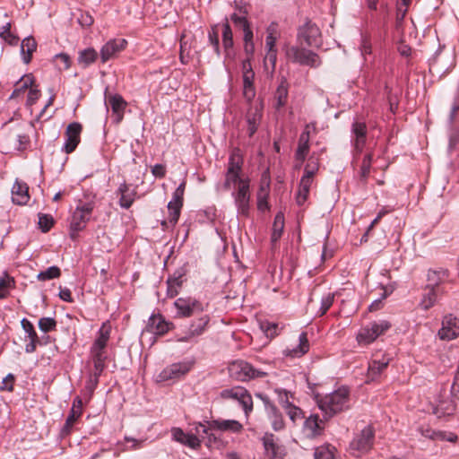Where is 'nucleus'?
<instances>
[{"label": "nucleus", "instance_id": "f257e3e1", "mask_svg": "<svg viewBox=\"0 0 459 459\" xmlns=\"http://www.w3.org/2000/svg\"><path fill=\"white\" fill-rule=\"evenodd\" d=\"M315 398L325 420L350 408V390L346 386H342L324 396L316 394Z\"/></svg>", "mask_w": 459, "mask_h": 459}, {"label": "nucleus", "instance_id": "f03ea898", "mask_svg": "<svg viewBox=\"0 0 459 459\" xmlns=\"http://www.w3.org/2000/svg\"><path fill=\"white\" fill-rule=\"evenodd\" d=\"M243 158L239 149L232 150L228 161L227 171L223 186L229 190L232 186L236 189L242 185H250L251 180L248 177L243 175L242 170Z\"/></svg>", "mask_w": 459, "mask_h": 459}, {"label": "nucleus", "instance_id": "7ed1b4c3", "mask_svg": "<svg viewBox=\"0 0 459 459\" xmlns=\"http://www.w3.org/2000/svg\"><path fill=\"white\" fill-rule=\"evenodd\" d=\"M94 207L95 202L93 200L89 202L79 201L70 220L71 238L74 239L77 237L78 232L86 227L91 217Z\"/></svg>", "mask_w": 459, "mask_h": 459}, {"label": "nucleus", "instance_id": "20e7f679", "mask_svg": "<svg viewBox=\"0 0 459 459\" xmlns=\"http://www.w3.org/2000/svg\"><path fill=\"white\" fill-rule=\"evenodd\" d=\"M375 440V430L370 426H366L359 433L356 434L350 444L352 455L360 457L369 452Z\"/></svg>", "mask_w": 459, "mask_h": 459}, {"label": "nucleus", "instance_id": "39448f33", "mask_svg": "<svg viewBox=\"0 0 459 459\" xmlns=\"http://www.w3.org/2000/svg\"><path fill=\"white\" fill-rule=\"evenodd\" d=\"M228 369L230 377L237 381H247L267 375L266 372L255 369L248 362L240 359L230 363Z\"/></svg>", "mask_w": 459, "mask_h": 459}, {"label": "nucleus", "instance_id": "423d86ee", "mask_svg": "<svg viewBox=\"0 0 459 459\" xmlns=\"http://www.w3.org/2000/svg\"><path fill=\"white\" fill-rule=\"evenodd\" d=\"M390 326V323L385 320L372 322L359 329L356 335V341L359 346L369 345L378 336L386 332Z\"/></svg>", "mask_w": 459, "mask_h": 459}, {"label": "nucleus", "instance_id": "0eeeda50", "mask_svg": "<svg viewBox=\"0 0 459 459\" xmlns=\"http://www.w3.org/2000/svg\"><path fill=\"white\" fill-rule=\"evenodd\" d=\"M286 56L289 60L301 65L316 67L320 65L319 56L313 51L299 46H290L286 49Z\"/></svg>", "mask_w": 459, "mask_h": 459}, {"label": "nucleus", "instance_id": "6e6552de", "mask_svg": "<svg viewBox=\"0 0 459 459\" xmlns=\"http://www.w3.org/2000/svg\"><path fill=\"white\" fill-rule=\"evenodd\" d=\"M242 429V425L235 420H212L204 423H198L195 427L196 434L208 435L210 430L220 431H231L234 433L239 432Z\"/></svg>", "mask_w": 459, "mask_h": 459}, {"label": "nucleus", "instance_id": "1a4fd4ad", "mask_svg": "<svg viewBox=\"0 0 459 459\" xmlns=\"http://www.w3.org/2000/svg\"><path fill=\"white\" fill-rule=\"evenodd\" d=\"M237 208V215L239 218H248L251 211V192L250 185H242L231 193Z\"/></svg>", "mask_w": 459, "mask_h": 459}, {"label": "nucleus", "instance_id": "9d476101", "mask_svg": "<svg viewBox=\"0 0 459 459\" xmlns=\"http://www.w3.org/2000/svg\"><path fill=\"white\" fill-rule=\"evenodd\" d=\"M222 399H231L237 401L243 408L246 416L253 411V400L249 392L242 386H234L223 389L220 393Z\"/></svg>", "mask_w": 459, "mask_h": 459}, {"label": "nucleus", "instance_id": "9b49d317", "mask_svg": "<svg viewBox=\"0 0 459 459\" xmlns=\"http://www.w3.org/2000/svg\"><path fill=\"white\" fill-rule=\"evenodd\" d=\"M174 306L177 308L178 316L190 317L202 313L204 309L203 304L194 298H178Z\"/></svg>", "mask_w": 459, "mask_h": 459}, {"label": "nucleus", "instance_id": "f8f14e48", "mask_svg": "<svg viewBox=\"0 0 459 459\" xmlns=\"http://www.w3.org/2000/svg\"><path fill=\"white\" fill-rule=\"evenodd\" d=\"M186 188V181L184 180L174 191L173 197L168 204L169 221L175 225L180 216L181 208L183 206L184 193Z\"/></svg>", "mask_w": 459, "mask_h": 459}, {"label": "nucleus", "instance_id": "ddd939ff", "mask_svg": "<svg viewBox=\"0 0 459 459\" xmlns=\"http://www.w3.org/2000/svg\"><path fill=\"white\" fill-rule=\"evenodd\" d=\"M82 132V126L79 122H73L69 124L65 132V143L63 152L69 154L72 153L81 142V134Z\"/></svg>", "mask_w": 459, "mask_h": 459}, {"label": "nucleus", "instance_id": "4468645a", "mask_svg": "<svg viewBox=\"0 0 459 459\" xmlns=\"http://www.w3.org/2000/svg\"><path fill=\"white\" fill-rule=\"evenodd\" d=\"M437 335L443 341H452L457 338L459 336V319L452 314L445 316Z\"/></svg>", "mask_w": 459, "mask_h": 459}, {"label": "nucleus", "instance_id": "2eb2a0df", "mask_svg": "<svg viewBox=\"0 0 459 459\" xmlns=\"http://www.w3.org/2000/svg\"><path fill=\"white\" fill-rule=\"evenodd\" d=\"M321 36L319 28L310 21L306 22L299 29L298 40L300 44L306 43L309 47L318 44V39Z\"/></svg>", "mask_w": 459, "mask_h": 459}, {"label": "nucleus", "instance_id": "dca6fc26", "mask_svg": "<svg viewBox=\"0 0 459 459\" xmlns=\"http://www.w3.org/2000/svg\"><path fill=\"white\" fill-rule=\"evenodd\" d=\"M264 448V454L269 459H283L285 456V448L279 443L278 438L273 434L265 433L262 438Z\"/></svg>", "mask_w": 459, "mask_h": 459}, {"label": "nucleus", "instance_id": "f3484780", "mask_svg": "<svg viewBox=\"0 0 459 459\" xmlns=\"http://www.w3.org/2000/svg\"><path fill=\"white\" fill-rule=\"evenodd\" d=\"M192 368L190 362H178L166 367L158 376L159 381H169L180 378Z\"/></svg>", "mask_w": 459, "mask_h": 459}, {"label": "nucleus", "instance_id": "a211bd4d", "mask_svg": "<svg viewBox=\"0 0 459 459\" xmlns=\"http://www.w3.org/2000/svg\"><path fill=\"white\" fill-rule=\"evenodd\" d=\"M187 273V269L186 266H182L177 269L174 273L169 276L166 281L167 283V297L174 298L176 297L186 281V275Z\"/></svg>", "mask_w": 459, "mask_h": 459}, {"label": "nucleus", "instance_id": "6ab92c4d", "mask_svg": "<svg viewBox=\"0 0 459 459\" xmlns=\"http://www.w3.org/2000/svg\"><path fill=\"white\" fill-rule=\"evenodd\" d=\"M126 46L127 41L125 39H109L100 49L101 62L106 63L109 59L116 57Z\"/></svg>", "mask_w": 459, "mask_h": 459}, {"label": "nucleus", "instance_id": "aec40b11", "mask_svg": "<svg viewBox=\"0 0 459 459\" xmlns=\"http://www.w3.org/2000/svg\"><path fill=\"white\" fill-rule=\"evenodd\" d=\"M263 116V106L261 103L251 104L247 114V133L252 137L257 131Z\"/></svg>", "mask_w": 459, "mask_h": 459}, {"label": "nucleus", "instance_id": "412c9836", "mask_svg": "<svg viewBox=\"0 0 459 459\" xmlns=\"http://www.w3.org/2000/svg\"><path fill=\"white\" fill-rule=\"evenodd\" d=\"M209 322L210 316L207 314H204L193 320L186 332V335L181 340L188 342L202 335L206 330Z\"/></svg>", "mask_w": 459, "mask_h": 459}, {"label": "nucleus", "instance_id": "4be33fe9", "mask_svg": "<svg viewBox=\"0 0 459 459\" xmlns=\"http://www.w3.org/2000/svg\"><path fill=\"white\" fill-rule=\"evenodd\" d=\"M353 135V146L356 152L360 153L365 146L367 139V125L365 122L354 121L351 126Z\"/></svg>", "mask_w": 459, "mask_h": 459}, {"label": "nucleus", "instance_id": "5701e85b", "mask_svg": "<svg viewBox=\"0 0 459 459\" xmlns=\"http://www.w3.org/2000/svg\"><path fill=\"white\" fill-rule=\"evenodd\" d=\"M32 124L22 122L13 129V134L18 142V150H25L30 144L29 132L32 130Z\"/></svg>", "mask_w": 459, "mask_h": 459}, {"label": "nucleus", "instance_id": "b1692460", "mask_svg": "<svg viewBox=\"0 0 459 459\" xmlns=\"http://www.w3.org/2000/svg\"><path fill=\"white\" fill-rule=\"evenodd\" d=\"M169 325L160 314L152 315L149 317L146 330L153 334L163 335L169 332Z\"/></svg>", "mask_w": 459, "mask_h": 459}, {"label": "nucleus", "instance_id": "393cba45", "mask_svg": "<svg viewBox=\"0 0 459 459\" xmlns=\"http://www.w3.org/2000/svg\"><path fill=\"white\" fill-rule=\"evenodd\" d=\"M309 342L306 332H302L299 336V344L292 348H286L283 354L290 358H300L309 351Z\"/></svg>", "mask_w": 459, "mask_h": 459}, {"label": "nucleus", "instance_id": "a878e982", "mask_svg": "<svg viewBox=\"0 0 459 459\" xmlns=\"http://www.w3.org/2000/svg\"><path fill=\"white\" fill-rule=\"evenodd\" d=\"M324 429V422L318 415H310L303 424V432L307 437H315L321 435Z\"/></svg>", "mask_w": 459, "mask_h": 459}, {"label": "nucleus", "instance_id": "bb28decb", "mask_svg": "<svg viewBox=\"0 0 459 459\" xmlns=\"http://www.w3.org/2000/svg\"><path fill=\"white\" fill-rule=\"evenodd\" d=\"M108 102L115 117V122L119 124L124 117L125 109L127 106L126 101L121 95L113 94L108 96Z\"/></svg>", "mask_w": 459, "mask_h": 459}, {"label": "nucleus", "instance_id": "cd10ccee", "mask_svg": "<svg viewBox=\"0 0 459 459\" xmlns=\"http://www.w3.org/2000/svg\"><path fill=\"white\" fill-rule=\"evenodd\" d=\"M30 199L29 186L25 182L15 180L12 188V200L14 204L23 205Z\"/></svg>", "mask_w": 459, "mask_h": 459}, {"label": "nucleus", "instance_id": "c85d7f7f", "mask_svg": "<svg viewBox=\"0 0 459 459\" xmlns=\"http://www.w3.org/2000/svg\"><path fill=\"white\" fill-rule=\"evenodd\" d=\"M310 140V132L308 130V126H306L305 130L301 133L298 142V147L295 152L296 160L302 163L306 157L307 156L310 149L309 145Z\"/></svg>", "mask_w": 459, "mask_h": 459}, {"label": "nucleus", "instance_id": "c756f323", "mask_svg": "<svg viewBox=\"0 0 459 459\" xmlns=\"http://www.w3.org/2000/svg\"><path fill=\"white\" fill-rule=\"evenodd\" d=\"M390 362V358L383 355L381 359H374L368 364V378L370 381L376 380L381 373L387 368Z\"/></svg>", "mask_w": 459, "mask_h": 459}, {"label": "nucleus", "instance_id": "7c9ffc66", "mask_svg": "<svg viewBox=\"0 0 459 459\" xmlns=\"http://www.w3.org/2000/svg\"><path fill=\"white\" fill-rule=\"evenodd\" d=\"M270 193V182L262 179L256 193V206L258 211L264 212L270 210L268 197Z\"/></svg>", "mask_w": 459, "mask_h": 459}, {"label": "nucleus", "instance_id": "2f4dec72", "mask_svg": "<svg viewBox=\"0 0 459 459\" xmlns=\"http://www.w3.org/2000/svg\"><path fill=\"white\" fill-rule=\"evenodd\" d=\"M449 277V272L447 269L437 268L429 270L427 274L428 284L427 287H432L438 289L439 285L447 281Z\"/></svg>", "mask_w": 459, "mask_h": 459}, {"label": "nucleus", "instance_id": "473e14b6", "mask_svg": "<svg viewBox=\"0 0 459 459\" xmlns=\"http://www.w3.org/2000/svg\"><path fill=\"white\" fill-rule=\"evenodd\" d=\"M117 193L120 195V206L125 209L130 208L134 201L135 191L131 190L126 183H123L119 186Z\"/></svg>", "mask_w": 459, "mask_h": 459}, {"label": "nucleus", "instance_id": "72a5a7b5", "mask_svg": "<svg viewBox=\"0 0 459 459\" xmlns=\"http://www.w3.org/2000/svg\"><path fill=\"white\" fill-rule=\"evenodd\" d=\"M37 49V42L31 36L23 39L21 44V54L22 61L29 64L32 59V55Z\"/></svg>", "mask_w": 459, "mask_h": 459}, {"label": "nucleus", "instance_id": "f704fd0d", "mask_svg": "<svg viewBox=\"0 0 459 459\" xmlns=\"http://www.w3.org/2000/svg\"><path fill=\"white\" fill-rule=\"evenodd\" d=\"M35 83L34 77L32 74L23 75L16 83L15 88L10 96V99H16L22 95L27 90Z\"/></svg>", "mask_w": 459, "mask_h": 459}, {"label": "nucleus", "instance_id": "c9c22d12", "mask_svg": "<svg viewBox=\"0 0 459 459\" xmlns=\"http://www.w3.org/2000/svg\"><path fill=\"white\" fill-rule=\"evenodd\" d=\"M438 292L439 289L426 286L425 293L419 304L420 307L425 311L432 307L437 300Z\"/></svg>", "mask_w": 459, "mask_h": 459}, {"label": "nucleus", "instance_id": "e433bc0d", "mask_svg": "<svg viewBox=\"0 0 459 459\" xmlns=\"http://www.w3.org/2000/svg\"><path fill=\"white\" fill-rule=\"evenodd\" d=\"M312 182L313 179L308 178V177L301 178L299 185V189L296 195V201L298 205L301 206L307 201Z\"/></svg>", "mask_w": 459, "mask_h": 459}, {"label": "nucleus", "instance_id": "4c0bfd02", "mask_svg": "<svg viewBox=\"0 0 459 459\" xmlns=\"http://www.w3.org/2000/svg\"><path fill=\"white\" fill-rule=\"evenodd\" d=\"M274 99L276 100V109H280L285 106L288 99V82L284 77L281 79V82L275 91Z\"/></svg>", "mask_w": 459, "mask_h": 459}, {"label": "nucleus", "instance_id": "58836bf2", "mask_svg": "<svg viewBox=\"0 0 459 459\" xmlns=\"http://www.w3.org/2000/svg\"><path fill=\"white\" fill-rule=\"evenodd\" d=\"M456 405L453 400L440 401L437 407L434 409V413L438 417H445L453 415L455 411Z\"/></svg>", "mask_w": 459, "mask_h": 459}, {"label": "nucleus", "instance_id": "ea45409f", "mask_svg": "<svg viewBox=\"0 0 459 459\" xmlns=\"http://www.w3.org/2000/svg\"><path fill=\"white\" fill-rule=\"evenodd\" d=\"M284 229V216L281 212H278L273 221L271 241L275 244L281 237Z\"/></svg>", "mask_w": 459, "mask_h": 459}, {"label": "nucleus", "instance_id": "a19ab883", "mask_svg": "<svg viewBox=\"0 0 459 459\" xmlns=\"http://www.w3.org/2000/svg\"><path fill=\"white\" fill-rule=\"evenodd\" d=\"M222 44L226 55L230 56L233 47V34L228 20L222 24Z\"/></svg>", "mask_w": 459, "mask_h": 459}, {"label": "nucleus", "instance_id": "79ce46f5", "mask_svg": "<svg viewBox=\"0 0 459 459\" xmlns=\"http://www.w3.org/2000/svg\"><path fill=\"white\" fill-rule=\"evenodd\" d=\"M417 430L423 437L431 440H445V432L436 431L429 424L419 426Z\"/></svg>", "mask_w": 459, "mask_h": 459}, {"label": "nucleus", "instance_id": "37998d69", "mask_svg": "<svg viewBox=\"0 0 459 459\" xmlns=\"http://www.w3.org/2000/svg\"><path fill=\"white\" fill-rule=\"evenodd\" d=\"M97 57V51L92 48H89L80 52L78 63L85 67L95 62Z\"/></svg>", "mask_w": 459, "mask_h": 459}, {"label": "nucleus", "instance_id": "c03bdc74", "mask_svg": "<svg viewBox=\"0 0 459 459\" xmlns=\"http://www.w3.org/2000/svg\"><path fill=\"white\" fill-rule=\"evenodd\" d=\"M91 355L94 367L93 372L96 376H100L105 368L106 352H91Z\"/></svg>", "mask_w": 459, "mask_h": 459}, {"label": "nucleus", "instance_id": "a18cd8bd", "mask_svg": "<svg viewBox=\"0 0 459 459\" xmlns=\"http://www.w3.org/2000/svg\"><path fill=\"white\" fill-rule=\"evenodd\" d=\"M82 401L81 397L76 396L74 399L70 413L66 420L69 422L75 423L77 421V420L82 416Z\"/></svg>", "mask_w": 459, "mask_h": 459}, {"label": "nucleus", "instance_id": "49530a36", "mask_svg": "<svg viewBox=\"0 0 459 459\" xmlns=\"http://www.w3.org/2000/svg\"><path fill=\"white\" fill-rule=\"evenodd\" d=\"M315 459H337L335 456V448L330 446H322L317 447L314 453Z\"/></svg>", "mask_w": 459, "mask_h": 459}, {"label": "nucleus", "instance_id": "de8ad7c7", "mask_svg": "<svg viewBox=\"0 0 459 459\" xmlns=\"http://www.w3.org/2000/svg\"><path fill=\"white\" fill-rule=\"evenodd\" d=\"M61 275V270L59 267L53 265L48 267L47 270L40 272L37 275V279L41 281H46L52 279L59 278Z\"/></svg>", "mask_w": 459, "mask_h": 459}, {"label": "nucleus", "instance_id": "09e8293b", "mask_svg": "<svg viewBox=\"0 0 459 459\" xmlns=\"http://www.w3.org/2000/svg\"><path fill=\"white\" fill-rule=\"evenodd\" d=\"M268 415L272 420V426L274 430H281L284 428L282 416L277 410L276 406H271V412H269Z\"/></svg>", "mask_w": 459, "mask_h": 459}, {"label": "nucleus", "instance_id": "8fccbe9b", "mask_svg": "<svg viewBox=\"0 0 459 459\" xmlns=\"http://www.w3.org/2000/svg\"><path fill=\"white\" fill-rule=\"evenodd\" d=\"M318 169H319L318 159L312 155L309 157L308 161L305 166L304 175L302 177H308V178L313 179L314 176L317 173Z\"/></svg>", "mask_w": 459, "mask_h": 459}, {"label": "nucleus", "instance_id": "3c124183", "mask_svg": "<svg viewBox=\"0 0 459 459\" xmlns=\"http://www.w3.org/2000/svg\"><path fill=\"white\" fill-rule=\"evenodd\" d=\"M373 156L371 153H368L364 156L359 169L360 180L366 181L369 176Z\"/></svg>", "mask_w": 459, "mask_h": 459}, {"label": "nucleus", "instance_id": "603ef678", "mask_svg": "<svg viewBox=\"0 0 459 459\" xmlns=\"http://www.w3.org/2000/svg\"><path fill=\"white\" fill-rule=\"evenodd\" d=\"M242 80L243 82H252L255 81V72L253 71L251 61L246 58L242 62Z\"/></svg>", "mask_w": 459, "mask_h": 459}, {"label": "nucleus", "instance_id": "864d4df0", "mask_svg": "<svg viewBox=\"0 0 459 459\" xmlns=\"http://www.w3.org/2000/svg\"><path fill=\"white\" fill-rule=\"evenodd\" d=\"M274 393L277 394L279 403L284 410L293 404L292 402L290 401V399L292 398V394L287 390L276 388Z\"/></svg>", "mask_w": 459, "mask_h": 459}, {"label": "nucleus", "instance_id": "5fc2aeb1", "mask_svg": "<svg viewBox=\"0 0 459 459\" xmlns=\"http://www.w3.org/2000/svg\"><path fill=\"white\" fill-rule=\"evenodd\" d=\"M0 37L8 42L10 45H17L19 41V38L12 33L11 31V23L7 22L3 26L2 31L0 32Z\"/></svg>", "mask_w": 459, "mask_h": 459}, {"label": "nucleus", "instance_id": "6e6d98bb", "mask_svg": "<svg viewBox=\"0 0 459 459\" xmlns=\"http://www.w3.org/2000/svg\"><path fill=\"white\" fill-rule=\"evenodd\" d=\"M39 328L44 333L55 331L56 321L53 317H42L39 321Z\"/></svg>", "mask_w": 459, "mask_h": 459}, {"label": "nucleus", "instance_id": "4d7b16f0", "mask_svg": "<svg viewBox=\"0 0 459 459\" xmlns=\"http://www.w3.org/2000/svg\"><path fill=\"white\" fill-rule=\"evenodd\" d=\"M110 333H111V325L109 322H104L98 333V337L96 338L98 341L102 342L106 345L108 344V342L110 338Z\"/></svg>", "mask_w": 459, "mask_h": 459}, {"label": "nucleus", "instance_id": "13d9d810", "mask_svg": "<svg viewBox=\"0 0 459 459\" xmlns=\"http://www.w3.org/2000/svg\"><path fill=\"white\" fill-rule=\"evenodd\" d=\"M39 225L43 232H48L54 225V219L48 214H39Z\"/></svg>", "mask_w": 459, "mask_h": 459}, {"label": "nucleus", "instance_id": "bf43d9fd", "mask_svg": "<svg viewBox=\"0 0 459 459\" xmlns=\"http://www.w3.org/2000/svg\"><path fill=\"white\" fill-rule=\"evenodd\" d=\"M333 300H334L333 293L328 292L323 296V298L321 299L319 316H323L327 312V310L332 307Z\"/></svg>", "mask_w": 459, "mask_h": 459}, {"label": "nucleus", "instance_id": "052dcab7", "mask_svg": "<svg viewBox=\"0 0 459 459\" xmlns=\"http://www.w3.org/2000/svg\"><path fill=\"white\" fill-rule=\"evenodd\" d=\"M21 325H22V329L24 330V332L28 334V338L30 340H39V336L34 329V326L33 325L31 324L30 321H29L28 319L26 318H23L22 321H21Z\"/></svg>", "mask_w": 459, "mask_h": 459}, {"label": "nucleus", "instance_id": "680f3d73", "mask_svg": "<svg viewBox=\"0 0 459 459\" xmlns=\"http://www.w3.org/2000/svg\"><path fill=\"white\" fill-rule=\"evenodd\" d=\"M56 65L60 70H67L71 66V58L67 54L61 53L55 56Z\"/></svg>", "mask_w": 459, "mask_h": 459}, {"label": "nucleus", "instance_id": "e2e57ef3", "mask_svg": "<svg viewBox=\"0 0 459 459\" xmlns=\"http://www.w3.org/2000/svg\"><path fill=\"white\" fill-rule=\"evenodd\" d=\"M260 326L263 332H264L265 334L271 338L278 334V325L275 323L265 321L262 322Z\"/></svg>", "mask_w": 459, "mask_h": 459}, {"label": "nucleus", "instance_id": "0e129e2a", "mask_svg": "<svg viewBox=\"0 0 459 459\" xmlns=\"http://www.w3.org/2000/svg\"><path fill=\"white\" fill-rule=\"evenodd\" d=\"M40 95V91L38 89V86H36L34 83L29 90L26 104L28 106L34 105L36 101L39 99Z\"/></svg>", "mask_w": 459, "mask_h": 459}, {"label": "nucleus", "instance_id": "69168bd1", "mask_svg": "<svg viewBox=\"0 0 459 459\" xmlns=\"http://www.w3.org/2000/svg\"><path fill=\"white\" fill-rule=\"evenodd\" d=\"M268 35L265 39V47L267 50H274L276 45V37L274 36L275 29L273 25H270L267 29Z\"/></svg>", "mask_w": 459, "mask_h": 459}, {"label": "nucleus", "instance_id": "338daca9", "mask_svg": "<svg viewBox=\"0 0 459 459\" xmlns=\"http://www.w3.org/2000/svg\"><path fill=\"white\" fill-rule=\"evenodd\" d=\"M13 282V281L6 275L0 278V299L7 297V289L11 287Z\"/></svg>", "mask_w": 459, "mask_h": 459}, {"label": "nucleus", "instance_id": "774afa93", "mask_svg": "<svg viewBox=\"0 0 459 459\" xmlns=\"http://www.w3.org/2000/svg\"><path fill=\"white\" fill-rule=\"evenodd\" d=\"M243 96L250 102L255 96V88L252 82H243Z\"/></svg>", "mask_w": 459, "mask_h": 459}]
</instances>
